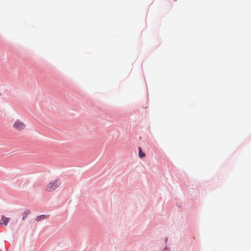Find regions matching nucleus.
Here are the masks:
<instances>
[{"instance_id":"obj_1","label":"nucleus","mask_w":251,"mask_h":251,"mask_svg":"<svg viewBox=\"0 0 251 251\" xmlns=\"http://www.w3.org/2000/svg\"><path fill=\"white\" fill-rule=\"evenodd\" d=\"M60 185V182L58 180H55L52 182H50L46 186V190L48 191H52L54 190Z\"/></svg>"},{"instance_id":"obj_2","label":"nucleus","mask_w":251,"mask_h":251,"mask_svg":"<svg viewBox=\"0 0 251 251\" xmlns=\"http://www.w3.org/2000/svg\"><path fill=\"white\" fill-rule=\"evenodd\" d=\"M13 127L18 131L24 130L26 126L25 123L19 120H16L13 124Z\"/></svg>"},{"instance_id":"obj_3","label":"nucleus","mask_w":251,"mask_h":251,"mask_svg":"<svg viewBox=\"0 0 251 251\" xmlns=\"http://www.w3.org/2000/svg\"><path fill=\"white\" fill-rule=\"evenodd\" d=\"M10 221V218L2 216L0 220V225L6 226Z\"/></svg>"},{"instance_id":"obj_4","label":"nucleus","mask_w":251,"mask_h":251,"mask_svg":"<svg viewBox=\"0 0 251 251\" xmlns=\"http://www.w3.org/2000/svg\"><path fill=\"white\" fill-rule=\"evenodd\" d=\"M48 217V216L45 215H42L40 216H38L36 217V220L37 222L41 221L42 220L46 219Z\"/></svg>"},{"instance_id":"obj_5","label":"nucleus","mask_w":251,"mask_h":251,"mask_svg":"<svg viewBox=\"0 0 251 251\" xmlns=\"http://www.w3.org/2000/svg\"><path fill=\"white\" fill-rule=\"evenodd\" d=\"M138 151H139V156L140 158H142L145 156V154L144 152H142L141 147L138 148Z\"/></svg>"},{"instance_id":"obj_6","label":"nucleus","mask_w":251,"mask_h":251,"mask_svg":"<svg viewBox=\"0 0 251 251\" xmlns=\"http://www.w3.org/2000/svg\"><path fill=\"white\" fill-rule=\"evenodd\" d=\"M30 213V211L29 210H26L24 213H23V216L22 218V220H24L27 215H28Z\"/></svg>"}]
</instances>
